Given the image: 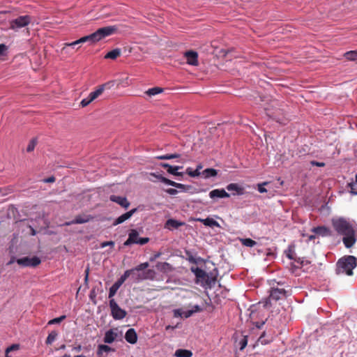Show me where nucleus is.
Masks as SVG:
<instances>
[{
  "mask_svg": "<svg viewBox=\"0 0 357 357\" xmlns=\"http://www.w3.org/2000/svg\"><path fill=\"white\" fill-rule=\"evenodd\" d=\"M331 223L335 231L344 236L342 241L344 246L347 248H351L356 241L357 229L344 218H333Z\"/></svg>",
  "mask_w": 357,
  "mask_h": 357,
  "instance_id": "f257e3e1",
  "label": "nucleus"
},
{
  "mask_svg": "<svg viewBox=\"0 0 357 357\" xmlns=\"http://www.w3.org/2000/svg\"><path fill=\"white\" fill-rule=\"evenodd\" d=\"M117 29L114 26H105L98 29L94 33L88 36H83L78 40H76L72 43H66L63 45H79L80 43H95L100 41L104 38L111 36L116 31Z\"/></svg>",
  "mask_w": 357,
  "mask_h": 357,
  "instance_id": "f03ea898",
  "label": "nucleus"
},
{
  "mask_svg": "<svg viewBox=\"0 0 357 357\" xmlns=\"http://www.w3.org/2000/svg\"><path fill=\"white\" fill-rule=\"evenodd\" d=\"M356 266V258L347 255L340 258L336 264V274L353 275V269Z\"/></svg>",
  "mask_w": 357,
  "mask_h": 357,
  "instance_id": "7ed1b4c3",
  "label": "nucleus"
},
{
  "mask_svg": "<svg viewBox=\"0 0 357 357\" xmlns=\"http://www.w3.org/2000/svg\"><path fill=\"white\" fill-rule=\"evenodd\" d=\"M149 241V238H140L136 229H131L128 234V238L124 242L123 245L125 246H129L132 244H139L142 245L147 243Z\"/></svg>",
  "mask_w": 357,
  "mask_h": 357,
  "instance_id": "20e7f679",
  "label": "nucleus"
},
{
  "mask_svg": "<svg viewBox=\"0 0 357 357\" xmlns=\"http://www.w3.org/2000/svg\"><path fill=\"white\" fill-rule=\"evenodd\" d=\"M287 296V292L284 289L275 287L274 284H273L270 290V295L268 298V301H266V305H267L268 303L271 304L272 301H278L279 300L285 298Z\"/></svg>",
  "mask_w": 357,
  "mask_h": 357,
  "instance_id": "39448f33",
  "label": "nucleus"
},
{
  "mask_svg": "<svg viewBox=\"0 0 357 357\" xmlns=\"http://www.w3.org/2000/svg\"><path fill=\"white\" fill-rule=\"evenodd\" d=\"M31 22V17L29 15L20 16L10 22V29L14 31L27 26Z\"/></svg>",
  "mask_w": 357,
  "mask_h": 357,
  "instance_id": "423d86ee",
  "label": "nucleus"
},
{
  "mask_svg": "<svg viewBox=\"0 0 357 357\" xmlns=\"http://www.w3.org/2000/svg\"><path fill=\"white\" fill-rule=\"evenodd\" d=\"M109 307L112 317L116 320L123 319L126 317L127 312L121 309L114 298L109 301Z\"/></svg>",
  "mask_w": 357,
  "mask_h": 357,
  "instance_id": "0eeeda50",
  "label": "nucleus"
},
{
  "mask_svg": "<svg viewBox=\"0 0 357 357\" xmlns=\"http://www.w3.org/2000/svg\"><path fill=\"white\" fill-rule=\"evenodd\" d=\"M106 84H102L98 86V88L89 93L87 98H84L81 102L80 105L82 107H86L89 105L92 101H93L95 99H96L99 96H100L105 88Z\"/></svg>",
  "mask_w": 357,
  "mask_h": 357,
  "instance_id": "6e6552de",
  "label": "nucleus"
},
{
  "mask_svg": "<svg viewBox=\"0 0 357 357\" xmlns=\"http://www.w3.org/2000/svg\"><path fill=\"white\" fill-rule=\"evenodd\" d=\"M17 263L22 266L36 267L41 263V260L38 257H33L31 258L25 257L16 260Z\"/></svg>",
  "mask_w": 357,
  "mask_h": 357,
  "instance_id": "1a4fd4ad",
  "label": "nucleus"
},
{
  "mask_svg": "<svg viewBox=\"0 0 357 357\" xmlns=\"http://www.w3.org/2000/svg\"><path fill=\"white\" fill-rule=\"evenodd\" d=\"M183 56L186 59L188 65L197 66L199 65L198 54L194 50H188L183 53Z\"/></svg>",
  "mask_w": 357,
  "mask_h": 357,
  "instance_id": "9d476101",
  "label": "nucleus"
},
{
  "mask_svg": "<svg viewBox=\"0 0 357 357\" xmlns=\"http://www.w3.org/2000/svg\"><path fill=\"white\" fill-rule=\"evenodd\" d=\"M93 219V217L91 215H77L74 220L70 222H66V225H70L73 224H84Z\"/></svg>",
  "mask_w": 357,
  "mask_h": 357,
  "instance_id": "9b49d317",
  "label": "nucleus"
},
{
  "mask_svg": "<svg viewBox=\"0 0 357 357\" xmlns=\"http://www.w3.org/2000/svg\"><path fill=\"white\" fill-rule=\"evenodd\" d=\"M192 271L196 276L197 280H201L202 282H207L208 279V274L203 269L196 267L192 268Z\"/></svg>",
  "mask_w": 357,
  "mask_h": 357,
  "instance_id": "f8f14e48",
  "label": "nucleus"
},
{
  "mask_svg": "<svg viewBox=\"0 0 357 357\" xmlns=\"http://www.w3.org/2000/svg\"><path fill=\"white\" fill-rule=\"evenodd\" d=\"M112 202H116L124 208H128L130 206V202L128 201L126 197H120L116 195H111L109 197Z\"/></svg>",
  "mask_w": 357,
  "mask_h": 357,
  "instance_id": "ddd939ff",
  "label": "nucleus"
},
{
  "mask_svg": "<svg viewBox=\"0 0 357 357\" xmlns=\"http://www.w3.org/2000/svg\"><path fill=\"white\" fill-rule=\"evenodd\" d=\"M230 195L227 193L224 189H215L209 192V197L211 199L215 198H227Z\"/></svg>",
  "mask_w": 357,
  "mask_h": 357,
  "instance_id": "4468645a",
  "label": "nucleus"
},
{
  "mask_svg": "<svg viewBox=\"0 0 357 357\" xmlns=\"http://www.w3.org/2000/svg\"><path fill=\"white\" fill-rule=\"evenodd\" d=\"M160 166L167 169V171L169 174H171L174 176H183L182 172H178V169H181L182 167L180 166H172L168 163H161Z\"/></svg>",
  "mask_w": 357,
  "mask_h": 357,
  "instance_id": "2eb2a0df",
  "label": "nucleus"
},
{
  "mask_svg": "<svg viewBox=\"0 0 357 357\" xmlns=\"http://www.w3.org/2000/svg\"><path fill=\"white\" fill-rule=\"evenodd\" d=\"M312 231L322 236H330L332 235L331 229L325 226H319L312 229Z\"/></svg>",
  "mask_w": 357,
  "mask_h": 357,
  "instance_id": "dca6fc26",
  "label": "nucleus"
},
{
  "mask_svg": "<svg viewBox=\"0 0 357 357\" xmlns=\"http://www.w3.org/2000/svg\"><path fill=\"white\" fill-rule=\"evenodd\" d=\"M137 211V208H133L130 210V211H128L123 215H120L119 218H117L115 221L114 222V225H117L119 224H121L126 220H128Z\"/></svg>",
  "mask_w": 357,
  "mask_h": 357,
  "instance_id": "f3484780",
  "label": "nucleus"
},
{
  "mask_svg": "<svg viewBox=\"0 0 357 357\" xmlns=\"http://www.w3.org/2000/svg\"><path fill=\"white\" fill-rule=\"evenodd\" d=\"M184 225L185 222H183L178 221L174 219H169L166 221L165 224V228L172 230L174 229H178L179 227L183 226Z\"/></svg>",
  "mask_w": 357,
  "mask_h": 357,
  "instance_id": "a211bd4d",
  "label": "nucleus"
},
{
  "mask_svg": "<svg viewBox=\"0 0 357 357\" xmlns=\"http://www.w3.org/2000/svg\"><path fill=\"white\" fill-rule=\"evenodd\" d=\"M126 340L130 344H135L137 341V335L134 328L128 329L125 335Z\"/></svg>",
  "mask_w": 357,
  "mask_h": 357,
  "instance_id": "6ab92c4d",
  "label": "nucleus"
},
{
  "mask_svg": "<svg viewBox=\"0 0 357 357\" xmlns=\"http://www.w3.org/2000/svg\"><path fill=\"white\" fill-rule=\"evenodd\" d=\"M227 190L229 191H236L238 195H242L245 193V189L238 183H231L227 185Z\"/></svg>",
  "mask_w": 357,
  "mask_h": 357,
  "instance_id": "aec40b11",
  "label": "nucleus"
},
{
  "mask_svg": "<svg viewBox=\"0 0 357 357\" xmlns=\"http://www.w3.org/2000/svg\"><path fill=\"white\" fill-rule=\"evenodd\" d=\"M117 337V333H116L112 329L107 331L104 337V342L107 344L112 343Z\"/></svg>",
  "mask_w": 357,
  "mask_h": 357,
  "instance_id": "412c9836",
  "label": "nucleus"
},
{
  "mask_svg": "<svg viewBox=\"0 0 357 357\" xmlns=\"http://www.w3.org/2000/svg\"><path fill=\"white\" fill-rule=\"evenodd\" d=\"M121 53H122L121 48H115V49L109 51V52H107L105 56V59L114 60L116 58H118L121 54Z\"/></svg>",
  "mask_w": 357,
  "mask_h": 357,
  "instance_id": "4be33fe9",
  "label": "nucleus"
},
{
  "mask_svg": "<svg viewBox=\"0 0 357 357\" xmlns=\"http://www.w3.org/2000/svg\"><path fill=\"white\" fill-rule=\"evenodd\" d=\"M192 314H193V312L191 311V310H187V311H183L181 309H176L174 310V316L175 317H184V318H188L190 316H192Z\"/></svg>",
  "mask_w": 357,
  "mask_h": 357,
  "instance_id": "5701e85b",
  "label": "nucleus"
},
{
  "mask_svg": "<svg viewBox=\"0 0 357 357\" xmlns=\"http://www.w3.org/2000/svg\"><path fill=\"white\" fill-rule=\"evenodd\" d=\"M198 221L202 222L205 226L211 227L220 226L219 223L216 220L211 218H207L206 219H198Z\"/></svg>",
  "mask_w": 357,
  "mask_h": 357,
  "instance_id": "b1692460",
  "label": "nucleus"
},
{
  "mask_svg": "<svg viewBox=\"0 0 357 357\" xmlns=\"http://www.w3.org/2000/svg\"><path fill=\"white\" fill-rule=\"evenodd\" d=\"M176 357H192V352L188 349H178L174 353Z\"/></svg>",
  "mask_w": 357,
  "mask_h": 357,
  "instance_id": "393cba45",
  "label": "nucleus"
},
{
  "mask_svg": "<svg viewBox=\"0 0 357 357\" xmlns=\"http://www.w3.org/2000/svg\"><path fill=\"white\" fill-rule=\"evenodd\" d=\"M155 267L158 271L164 273H166L171 269L170 264L167 262H158Z\"/></svg>",
  "mask_w": 357,
  "mask_h": 357,
  "instance_id": "a878e982",
  "label": "nucleus"
},
{
  "mask_svg": "<svg viewBox=\"0 0 357 357\" xmlns=\"http://www.w3.org/2000/svg\"><path fill=\"white\" fill-rule=\"evenodd\" d=\"M218 172L216 169L213 168H207L202 172V175L205 178L214 177L217 176Z\"/></svg>",
  "mask_w": 357,
  "mask_h": 357,
  "instance_id": "bb28decb",
  "label": "nucleus"
},
{
  "mask_svg": "<svg viewBox=\"0 0 357 357\" xmlns=\"http://www.w3.org/2000/svg\"><path fill=\"white\" fill-rule=\"evenodd\" d=\"M114 349L112 347L105 345V344H100L98 347L97 354L99 356H101L102 355L103 352H109V351H114Z\"/></svg>",
  "mask_w": 357,
  "mask_h": 357,
  "instance_id": "cd10ccee",
  "label": "nucleus"
},
{
  "mask_svg": "<svg viewBox=\"0 0 357 357\" xmlns=\"http://www.w3.org/2000/svg\"><path fill=\"white\" fill-rule=\"evenodd\" d=\"M155 272L152 269H148L144 273H143L142 275L140 277L142 280L150 279L153 280L155 277Z\"/></svg>",
  "mask_w": 357,
  "mask_h": 357,
  "instance_id": "c85d7f7f",
  "label": "nucleus"
},
{
  "mask_svg": "<svg viewBox=\"0 0 357 357\" xmlns=\"http://www.w3.org/2000/svg\"><path fill=\"white\" fill-rule=\"evenodd\" d=\"M240 241L243 245L250 248L254 247L257 244V242L251 238H241Z\"/></svg>",
  "mask_w": 357,
  "mask_h": 357,
  "instance_id": "c756f323",
  "label": "nucleus"
},
{
  "mask_svg": "<svg viewBox=\"0 0 357 357\" xmlns=\"http://www.w3.org/2000/svg\"><path fill=\"white\" fill-rule=\"evenodd\" d=\"M57 335L58 333L55 331L50 332L46 339L45 343L47 344H52L55 341Z\"/></svg>",
  "mask_w": 357,
  "mask_h": 357,
  "instance_id": "7c9ffc66",
  "label": "nucleus"
},
{
  "mask_svg": "<svg viewBox=\"0 0 357 357\" xmlns=\"http://www.w3.org/2000/svg\"><path fill=\"white\" fill-rule=\"evenodd\" d=\"M180 157V155L178 153H173V154H166V155H162L156 156L155 158L158 160H171L174 158H178Z\"/></svg>",
  "mask_w": 357,
  "mask_h": 357,
  "instance_id": "2f4dec72",
  "label": "nucleus"
},
{
  "mask_svg": "<svg viewBox=\"0 0 357 357\" xmlns=\"http://www.w3.org/2000/svg\"><path fill=\"white\" fill-rule=\"evenodd\" d=\"M163 89L160 87H153L149 89L146 93L150 96L157 95L161 92H162Z\"/></svg>",
  "mask_w": 357,
  "mask_h": 357,
  "instance_id": "473e14b6",
  "label": "nucleus"
},
{
  "mask_svg": "<svg viewBox=\"0 0 357 357\" xmlns=\"http://www.w3.org/2000/svg\"><path fill=\"white\" fill-rule=\"evenodd\" d=\"M152 175H153V176H156L158 178H159L161 182L174 187V184L175 181H173L169 178H167L162 176H156L155 174H152Z\"/></svg>",
  "mask_w": 357,
  "mask_h": 357,
  "instance_id": "72a5a7b5",
  "label": "nucleus"
},
{
  "mask_svg": "<svg viewBox=\"0 0 357 357\" xmlns=\"http://www.w3.org/2000/svg\"><path fill=\"white\" fill-rule=\"evenodd\" d=\"M174 187L179 189L181 191L185 192L189 190L191 188L190 185H186L180 183L175 182L174 184Z\"/></svg>",
  "mask_w": 357,
  "mask_h": 357,
  "instance_id": "f704fd0d",
  "label": "nucleus"
},
{
  "mask_svg": "<svg viewBox=\"0 0 357 357\" xmlns=\"http://www.w3.org/2000/svg\"><path fill=\"white\" fill-rule=\"evenodd\" d=\"M344 56L348 60L354 61L357 59V51H350L345 53Z\"/></svg>",
  "mask_w": 357,
  "mask_h": 357,
  "instance_id": "c9c22d12",
  "label": "nucleus"
},
{
  "mask_svg": "<svg viewBox=\"0 0 357 357\" xmlns=\"http://www.w3.org/2000/svg\"><path fill=\"white\" fill-rule=\"evenodd\" d=\"M8 54V46H0V59L5 61Z\"/></svg>",
  "mask_w": 357,
  "mask_h": 357,
  "instance_id": "e433bc0d",
  "label": "nucleus"
},
{
  "mask_svg": "<svg viewBox=\"0 0 357 357\" xmlns=\"http://www.w3.org/2000/svg\"><path fill=\"white\" fill-rule=\"evenodd\" d=\"M66 315H62L59 317L52 319L48 321L47 324L53 325V324H59L62 321H63L66 319Z\"/></svg>",
  "mask_w": 357,
  "mask_h": 357,
  "instance_id": "4c0bfd02",
  "label": "nucleus"
},
{
  "mask_svg": "<svg viewBox=\"0 0 357 357\" xmlns=\"http://www.w3.org/2000/svg\"><path fill=\"white\" fill-rule=\"evenodd\" d=\"M186 174L191 177H197L201 174L200 172H198L197 170H192L191 167H188L186 169Z\"/></svg>",
  "mask_w": 357,
  "mask_h": 357,
  "instance_id": "58836bf2",
  "label": "nucleus"
},
{
  "mask_svg": "<svg viewBox=\"0 0 357 357\" xmlns=\"http://www.w3.org/2000/svg\"><path fill=\"white\" fill-rule=\"evenodd\" d=\"M149 266V264L148 262H144L139 264L135 268L132 269V271H141L146 269Z\"/></svg>",
  "mask_w": 357,
  "mask_h": 357,
  "instance_id": "ea45409f",
  "label": "nucleus"
},
{
  "mask_svg": "<svg viewBox=\"0 0 357 357\" xmlns=\"http://www.w3.org/2000/svg\"><path fill=\"white\" fill-rule=\"evenodd\" d=\"M36 145V139H32L29 142V144H28V146L26 147V151L27 152L33 151L34 150V149H35Z\"/></svg>",
  "mask_w": 357,
  "mask_h": 357,
  "instance_id": "a19ab883",
  "label": "nucleus"
},
{
  "mask_svg": "<svg viewBox=\"0 0 357 357\" xmlns=\"http://www.w3.org/2000/svg\"><path fill=\"white\" fill-rule=\"evenodd\" d=\"M248 344L247 336H244L239 342L240 350H243Z\"/></svg>",
  "mask_w": 357,
  "mask_h": 357,
  "instance_id": "79ce46f5",
  "label": "nucleus"
},
{
  "mask_svg": "<svg viewBox=\"0 0 357 357\" xmlns=\"http://www.w3.org/2000/svg\"><path fill=\"white\" fill-rule=\"evenodd\" d=\"M131 272H132V270H127V271H126L124 272V273L120 277L119 279L124 283V282L130 276Z\"/></svg>",
  "mask_w": 357,
  "mask_h": 357,
  "instance_id": "37998d69",
  "label": "nucleus"
},
{
  "mask_svg": "<svg viewBox=\"0 0 357 357\" xmlns=\"http://www.w3.org/2000/svg\"><path fill=\"white\" fill-rule=\"evenodd\" d=\"M117 291H118V289H116L115 287H114L113 286H112L109 288V291L108 297H109V298H110V300L112 299V298L116 294Z\"/></svg>",
  "mask_w": 357,
  "mask_h": 357,
  "instance_id": "c03bdc74",
  "label": "nucleus"
},
{
  "mask_svg": "<svg viewBox=\"0 0 357 357\" xmlns=\"http://www.w3.org/2000/svg\"><path fill=\"white\" fill-rule=\"evenodd\" d=\"M122 53L121 54H124L125 56H128L132 52V47H124L123 48H121Z\"/></svg>",
  "mask_w": 357,
  "mask_h": 357,
  "instance_id": "a18cd8bd",
  "label": "nucleus"
},
{
  "mask_svg": "<svg viewBox=\"0 0 357 357\" xmlns=\"http://www.w3.org/2000/svg\"><path fill=\"white\" fill-rule=\"evenodd\" d=\"M19 349V345L18 344H13L10 347H8L6 349V353H9L12 351H15V350H17Z\"/></svg>",
  "mask_w": 357,
  "mask_h": 357,
  "instance_id": "49530a36",
  "label": "nucleus"
},
{
  "mask_svg": "<svg viewBox=\"0 0 357 357\" xmlns=\"http://www.w3.org/2000/svg\"><path fill=\"white\" fill-rule=\"evenodd\" d=\"M310 164L312 166H317V167H324L326 165V164L324 162H317V161H315V160H312L310 162Z\"/></svg>",
  "mask_w": 357,
  "mask_h": 357,
  "instance_id": "de8ad7c7",
  "label": "nucleus"
},
{
  "mask_svg": "<svg viewBox=\"0 0 357 357\" xmlns=\"http://www.w3.org/2000/svg\"><path fill=\"white\" fill-rule=\"evenodd\" d=\"M267 183L266 182H264V183L262 184H259L258 185V191L261 193H263V192H266L267 190L264 187V185H266Z\"/></svg>",
  "mask_w": 357,
  "mask_h": 357,
  "instance_id": "09e8293b",
  "label": "nucleus"
},
{
  "mask_svg": "<svg viewBox=\"0 0 357 357\" xmlns=\"http://www.w3.org/2000/svg\"><path fill=\"white\" fill-rule=\"evenodd\" d=\"M166 192L171 195H175L178 193V190L175 188H168L166 190Z\"/></svg>",
  "mask_w": 357,
  "mask_h": 357,
  "instance_id": "8fccbe9b",
  "label": "nucleus"
},
{
  "mask_svg": "<svg viewBox=\"0 0 357 357\" xmlns=\"http://www.w3.org/2000/svg\"><path fill=\"white\" fill-rule=\"evenodd\" d=\"M123 284V282L119 278L118 280L115 282L112 286L116 289H119Z\"/></svg>",
  "mask_w": 357,
  "mask_h": 357,
  "instance_id": "3c124183",
  "label": "nucleus"
},
{
  "mask_svg": "<svg viewBox=\"0 0 357 357\" xmlns=\"http://www.w3.org/2000/svg\"><path fill=\"white\" fill-rule=\"evenodd\" d=\"M123 284V282L119 278L118 280L115 282L112 286L116 289H119Z\"/></svg>",
  "mask_w": 357,
  "mask_h": 357,
  "instance_id": "603ef678",
  "label": "nucleus"
},
{
  "mask_svg": "<svg viewBox=\"0 0 357 357\" xmlns=\"http://www.w3.org/2000/svg\"><path fill=\"white\" fill-rule=\"evenodd\" d=\"M191 311H192L193 314H194L195 312H202V308L199 305H196L193 306V308L191 310Z\"/></svg>",
  "mask_w": 357,
  "mask_h": 357,
  "instance_id": "864d4df0",
  "label": "nucleus"
},
{
  "mask_svg": "<svg viewBox=\"0 0 357 357\" xmlns=\"http://www.w3.org/2000/svg\"><path fill=\"white\" fill-rule=\"evenodd\" d=\"M114 245V243L113 241H105V242H103L101 245V247L102 248H105L106 246H108V245Z\"/></svg>",
  "mask_w": 357,
  "mask_h": 357,
  "instance_id": "5fc2aeb1",
  "label": "nucleus"
},
{
  "mask_svg": "<svg viewBox=\"0 0 357 357\" xmlns=\"http://www.w3.org/2000/svg\"><path fill=\"white\" fill-rule=\"evenodd\" d=\"M55 181V178L54 176H50L45 180L46 183H54Z\"/></svg>",
  "mask_w": 357,
  "mask_h": 357,
  "instance_id": "6e6d98bb",
  "label": "nucleus"
},
{
  "mask_svg": "<svg viewBox=\"0 0 357 357\" xmlns=\"http://www.w3.org/2000/svg\"><path fill=\"white\" fill-rule=\"evenodd\" d=\"M160 256V253H157L153 257H151L150 260L151 261H154L155 259H157Z\"/></svg>",
  "mask_w": 357,
  "mask_h": 357,
  "instance_id": "4d7b16f0",
  "label": "nucleus"
},
{
  "mask_svg": "<svg viewBox=\"0 0 357 357\" xmlns=\"http://www.w3.org/2000/svg\"><path fill=\"white\" fill-rule=\"evenodd\" d=\"M94 297H96V294H95V291L93 290L91 291L90 298H91V299H93Z\"/></svg>",
  "mask_w": 357,
  "mask_h": 357,
  "instance_id": "13d9d810",
  "label": "nucleus"
},
{
  "mask_svg": "<svg viewBox=\"0 0 357 357\" xmlns=\"http://www.w3.org/2000/svg\"><path fill=\"white\" fill-rule=\"evenodd\" d=\"M316 236L314 235H310L308 236V241H312V240H314L315 239Z\"/></svg>",
  "mask_w": 357,
  "mask_h": 357,
  "instance_id": "bf43d9fd",
  "label": "nucleus"
},
{
  "mask_svg": "<svg viewBox=\"0 0 357 357\" xmlns=\"http://www.w3.org/2000/svg\"><path fill=\"white\" fill-rule=\"evenodd\" d=\"M15 261V258L13 257L7 264L8 266L11 265Z\"/></svg>",
  "mask_w": 357,
  "mask_h": 357,
  "instance_id": "052dcab7",
  "label": "nucleus"
},
{
  "mask_svg": "<svg viewBox=\"0 0 357 357\" xmlns=\"http://www.w3.org/2000/svg\"><path fill=\"white\" fill-rule=\"evenodd\" d=\"M202 169V165L201 164H199V165H198L197 166V168H196L195 170H197L198 172H200V169Z\"/></svg>",
  "mask_w": 357,
  "mask_h": 357,
  "instance_id": "680f3d73",
  "label": "nucleus"
},
{
  "mask_svg": "<svg viewBox=\"0 0 357 357\" xmlns=\"http://www.w3.org/2000/svg\"><path fill=\"white\" fill-rule=\"evenodd\" d=\"M66 47H65V46H64V47H63L61 48V54H63L64 52H66Z\"/></svg>",
  "mask_w": 357,
  "mask_h": 357,
  "instance_id": "e2e57ef3",
  "label": "nucleus"
},
{
  "mask_svg": "<svg viewBox=\"0 0 357 357\" xmlns=\"http://www.w3.org/2000/svg\"><path fill=\"white\" fill-rule=\"evenodd\" d=\"M89 268H87L86 269V271H85V275L89 276Z\"/></svg>",
  "mask_w": 357,
  "mask_h": 357,
  "instance_id": "0e129e2a",
  "label": "nucleus"
},
{
  "mask_svg": "<svg viewBox=\"0 0 357 357\" xmlns=\"http://www.w3.org/2000/svg\"><path fill=\"white\" fill-rule=\"evenodd\" d=\"M88 278H89V276L85 275L84 280H85L86 282L88 281Z\"/></svg>",
  "mask_w": 357,
  "mask_h": 357,
  "instance_id": "69168bd1",
  "label": "nucleus"
},
{
  "mask_svg": "<svg viewBox=\"0 0 357 357\" xmlns=\"http://www.w3.org/2000/svg\"><path fill=\"white\" fill-rule=\"evenodd\" d=\"M5 357H11V356L8 355V353L6 352V356Z\"/></svg>",
  "mask_w": 357,
  "mask_h": 357,
  "instance_id": "338daca9",
  "label": "nucleus"
},
{
  "mask_svg": "<svg viewBox=\"0 0 357 357\" xmlns=\"http://www.w3.org/2000/svg\"><path fill=\"white\" fill-rule=\"evenodd\" d=\"M62 357H70V356L67 355V354H65L64 356H63Z\"/></svg>",
  "mask_w": 357,
  "mask_h": 357,
  "instance_id": "774afa93",
  "label": "nucleus"
}]
</instances>
